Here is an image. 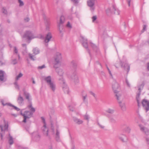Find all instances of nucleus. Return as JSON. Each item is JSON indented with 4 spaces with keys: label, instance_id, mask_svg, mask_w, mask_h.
Listing matches in <instances>:
<instances>
[{
    "label": "nucleus",
    "instance_id": "nucleus-1",
    "mask_svg": "<svg viewBox=\"0 0 149 149\" xmlns=\"http://www.w3.org/2000/svg\"><path fill=\"white\" fill-rule=\"evenodd\" d=\"M44 80L47 83L49 89L53 92H54L56 89L55 83L52 81L51 76L44 77Z\"/></svg>",
    "mask_w": 149,
    "mask_h": 149
},
{
    "label": "nucleus",
    "instance_id": "nucleus-2",
    "mask_svg": "<svg viewBox=\"0 0 149 149\" xmlns=\"http://www.w3.org/2000/svg\"><path fill=\"white\" fill-rule=\"evenodd\" d=\"M54 61V66L55 68H57L56 65L59 64L62 60V57L61 54L59 52H57L55 54L53 57Z\"/></svg>",
    "mask_w": 149,
    "mask_h": 149
},
{
    "label": "nucleus",
    "instance_id": "nucleus-3",
    "mask_svg": "<svg viewBox=\"0 0 149 149\" xmlns=\"http://www.w3.org/2000/svg\"><path fill=\"white\" fill-rule=\"evenodd\" d=\"M65 21L64 16H61L59 20H57V24L58 29L60 33L63 32V24Z\"/></svg>",
    "mask_w": 149,
    "mask_h": 149
},
{
    "label": "nucleus",
    "instance_id": "nucleus-4",
    "mask_svg": "<svg viewBox=\"0 0 149 149\" xmlns=\"http://www.w3.org/2000/svg\"><path fill=\"white\" fill-rule=\"evenodd\" d=\"M33 32L29 30L26 31L22 36V38H25L28 41H30L32 39L36 38Z\"/></svg>",
    "mask_w": 149,
    "mask_h": 149
},
{
    "label": "nucleus",
    "instance_id": "nucleus-5",
    "mask_svg": "<svg viewBox=\"0 0 149 149\" xmlns=\"http://www.w3.org/2000/svg\"><path fill=\"white\" fill-rule=\"evenodd\" d=\"M24 95L29 103V104L28 105L27 107L29 109H30V110L33 112H34L35 111V108L33 107L31 104V95L29 93L26 92H24Z\"/></svg>",
    "mask_w": 149,
    "mask_h": 149
},
{
    "label": "nucleus",
    "instance_id": "nucleus-6",
    "mask_svg": "<svg viewBox=\"0 0 149 149\" xmlns=\"http://www.w3.org/2000/svg\"><path fill=\"white\" fill-rule=\"evenodd\" d=\"M120 62L121 67L127 70L128 73L130 70V66L128 63H127L126 59L125 56H123V59L122 61L120 60Z\"/></svg>",
    "mask_w": 149,
    "mask_h": 149
},
{
    "label": "nucleus",
    "instance_id": "nucleus-7",
    "mask_svg": "<svg viewBox=\"0 0 149 149\" xmlns=\"http://www.w3.org/2000/svg\"><path fill=\"white\" fill-rule=\"evenodd\" d=\"M30 110L31 111V112L26 111L24 112V113H23L22 111L21 112V114L23 116L24 119L23 120V122L24 123H26V120L30 118L32 115L33 114V113L34 112H33Z\"/></svg>",
    "mask_w": 149,
    "mask_h": 149
},
{
    "label": "nucleus",
    "instance_id": "nucleus-8",
    "mask_svg": "<svg viewBox=\"0 0 149 149\" xmlns=\"http://www.w3.org/2000/svg\"><path fill=\"white\" fill-rule=\"evenodd\" d=\"M59 80L61 84V86L64 92L66 93H69V88L63 78L62 77V78H59Z\"/></svg>",
    "mask_w": 149,
    "mask_h": 149
},
{
    "label": "nucleus",
    "instance_id": "nucleus-9",
    "mask_svg": "<svg viewBox=\"0 0 149 149\" xmlns=\"http://www.w3.org/2000/svg\"><path fill=\"white\" fill-rule=\"evenodd\" d=\"M112 87L114 93H116L117 91H119L120 88V86L116 80H114L113 81Z\"/></svg>",
    "mask_w": 149,
    "mask_h": 149
},
{
    "label": "nucleus",
    "instance_id": "nucleus-10",
    "mask_svg": "<svg viewBox=\"0 0 149 149\" xmlns=\"http://www.w3.org/2000/svg\"><path fill=\"white\" fill-rule=\"evenodd\" d=\"M41 119L43 123V125L42 128V130L44 134L46 136H48V129L46 126L45 119L42 117H41Z\"/></svg>",
    "mask_w": 149,
    "mask_h": 149
},
{
    "label": "nucleus",
    "instance_id": "nucleus-11",
    "mask_svg": "<svg viewBox=\"0 0 149 149\" xmlns=\"http://www.w3.org/2000/svg\"><path fill=\"white\" fill-rule=\"evenodd\" d=\"M95 0H88L87 3L88 6L90 7V10L92 11H93L95 9L94 6Z\"/></svg>",
    "mask_w": 149,
    "mask_h": 149
},
{
    "label": "nucleus",
    "instance_id": "nucleus-12",
    "mask_svg": "<svg viewBox=\"0 0 149 149\" xmlns=\"http://www.w3.org/2000/svg\"><path fill=\"white\" fill-rule=\"evenodd\" d=\"M143 107L146 111L149 110V102L147 100L144 99L142 102Z\"/></svg>",
    "mask_w": 149,
    "mask_h": 149
},
{
    "label": "nucleus",
    "instance_id": "nucleus-13",
    "mask_svg": "<svg viewBox=\"0 0 149 149\" xmlns=\"http://www.w3.org/2000/svg\"><path fill=\"white\" fill-rule=\"evenodd\" d=\"M115 10V6H113L110 7H109L106 10V12L108 15H110L113 13V10Z\"/></svg>",
    "mask_w": 149,
    "mask_h": 149
},
{
    "label": "nucleus",
    "instance_id": "nucleus-14",
    "mask_svg": "<svg viewBox=\"0 0 149 149\" xmlns=\"http://www.w3.org/2000/svg\"><path fill=\"white\" fill-rule=\"evenodd\" d=\"M118 138L119 139L123 142H125L127 141V136L123 134H119L118 136Z\"/></svg>",
    "mask_w": 149,
    "mask_h": 149
},
{
    "label": "nucleus",
    "instance_id": "nucleus-15",
    "mask_svg": "<svg viewBox=\"0 0 149 149\" xmlns=\"http://www.w3.org/2000/svg\"><path fill=\"white\" fill-rule=\"evenodd\" d=\"M72 80L75 83H77L79 82L78 78L76 72H74L71 76Z\"/></svg>",
    "mask_w": 149,
    "mask_h": 149
},
{
    "label": "nucleus",
    "instance_id": "nucleus-16",
    "mask_svg": "<svg viewBox=\"0 0 149 149\" xmlns=\"http://www.w3.org/2000/svg\"><path fill=\"white\" fill-rule=\"evenodd\" d=\"M17 101L18 104L22 106L24 104V98L20 94H19L17 98Z\"/></svg>",
    "mask_w": 149,
    "mask_h": 149
},
{
    "label": "nucleus",
    "instance_id": "nucleus-17",
    "mask_svg": "<svg viewBox=\"0 0 149 149\" xmlns=\"http://www.w3.org/2000/svg\"><path fill=\"white\" fill-rule=\"evenodd\" d=\"M4 124L3 125H1L0 126L1 130L2 132L8 131V123L4 120Z\"/></svg>",
    "mask_w": 149,
    "mask_h": 149
},
{
    "label": "nucleus",
    "instance_id": "nucleus-18",
    "mask_svg": "<svg viewBox=\"0 0 149 149\" xmlns=\"http://www.w3.org/2000/svg\"><path fill=\"white\" fill-rule=\"evenodd\" d=\"M141 130L144 132L146 135H149V130L146 127H144L141 125H139Z\"/></svg>",
    "mask_w": 149,
    "mask_h": 149
},
{
    "label": "nucleus",
    "instance_id": "nucleus-19",
    "mask_svg": "<svg viewBox=\"0 0 149 149\" xmlns=\"http://www.w3.org/2000/svg\"><path fill=\"white\" fill-rule=\"evenodd\" d=\"M80 38L82 40V44L84 47H87L88 42L87 41V39L84 36H80Z\"/></svg>",
    "mask_w": 149,
    "mask_h": 149
},
{
    "label": "nucleus",
    "instance_id": "nucleus-20",
    "mask_svg": "<svg viewBox=\"0 0 149 149\" xmlns=\"http://www.w3.org/2000/svg\"><path fill=\"white\" fill-rule=\"evenodd\" d=\"M114 93L115 94L116 99L118 101V102L120 101H121V100L122 98L121 93L119 91H117L116 93Z\"/></svg>",
    "mask_w": 149,
    "mask_h": 149
},
{
    "label": "nucleus",
    "instance_id": "nucleus-21",
    "mask_svg": "<svg viewBox=\"0 0 149 149\" xmlns=\"http://www.w3.org/2000/svg\"><path fill=\"white\" fill-rule=\"evenodd\" d=\"M1 103L2 104L3 106H5L6 105H7L13 107H14L15 109L17 111H19L20 110V109L19 108H17V107L15 106L14 105L11 104L10 103H6V104H4V101L3 100H1Z\"/></svg>",
    "mask_w": 149,
    "mask_h": 149
},
{
    "label": "nucleus",
    "instance_id": "nucleus-22",
    "mask_svg": "<svg viewBox=\"0 0 149 149\" xmlns=\"http://www.w3.org/2000/svg\"><path fill=\"white\" fill-rule=\"evenodd\" d=\"M52 37L51 34L50 33H48L46 35L45 39V42L47 43L48 42Z\"/></svg>",
    "mask_w": 149,
    "mask_h": 149
},
{
    "label": "nucleus",
    "instance_id": "nucleus-23",
    "mask_svg": "<svg viewBox=\"0 0 149 149\" xmlns=\"http://www.w3.org/2000/svg\"><path fill=\"white\" fill-rule=\"evenodd\" d=\"M119 105L122 110L123 111H125L126 110V107L124 103H122L121 101H118Z\"/></svg>",
    "mask_w": 149,
    "mask_h": 149
},
{
    "label": "nucleus",
    "instance_id": "nucleus-24",
    "mask_svg": "<svg viewBox=\"0 0 149 149\" xmlns=\"http://www.w3.org/2000/svg\"><path fill=\"white\" fill-rule=\"evenodd\" d=\"M73 120L74 122L78 125L81 124L83 123V121L75 117H73Z\"/></svg>",
    "mask_w": 149,
    "mask_h": 149
},
{
    "label": "nucleus",
    "instance_id": "nucleus-25",
    "mask_svg": "<svg viewBox=\"0 0 149 149\" xmlns=\"http://www.w3.org/2000/svg\"><path fill=\"white\" fill-rule=\"evenodd\" d=\"M4 72L2 70H0V81H5Z\"/></svg>",
    "mask_w": 149,
    "mask_h": 149
},
{
    "label": "nucleus",
    "instance_id": "nucleus-26",
    "mask_svg": "<svg viewBox=\"0 0 149 149\" xmlns=\"http://www.w3.org/2000/svg\"><path fill=\"white\" fill-rule=\"evenodd\" d=\"M141 94V93L139 92L137 93L136 96V99L138 103V107L140 106V96Z\"/></svg>",
    "mask_w": 149,
    "mask_h": 149
},
{
    "label": "nucleus",
    "instance_id": "nucleus-27",
    "mask_svg": "<svg viewBox=\"0 0 149 149\" xmlns=\"http://www.w3.org/2000/svg\"><path fill=\"white\" fill-rule=\"evenodd\" d=\"M145 84V82H143L138 86V88L139 92L141 93V91L142 90Z\"/></svg>",
    "mask_w": 149,
    "mask_h": 149
},
{
    "label": "nucleus",
    "instance_id": "nucleus-28",
    "mask_svg": "<svg viewBox=\"0 0 149 149\" xmlns=\"http://www.w3.org/2000/svg\"><path fill=\"white\" fill-rule=\"evenodd\" d=\"M56 71L58 74L61 77L60 78H62V77L63 78L62 76L63 74V70L61 68H58L56 70Z\"/></svg>",
    "mask_w": 149,
    "mask_h": 149
},
{
    "label": "nucleus",
    "instance_id": "nucleus-29",
    "mask_svg": "<svg viewBox=\"0 0 149 149\" xmlns=\"http://www.w3.org/2000/svg\"><path fill=\"white\" fill-rule=\"evenodd\" d=\"M106 111L108 113L113 114L115 110L113 109L109 108L106 110Z\"/></svg>",
    "mask_w": 149,
    "mask_h": 149
},
{
    "label": "nucleus",
    "instance_id": "nucleus-30",
    "mask_svg": "<svg viewBox=\"0 0 149 149\" xmlns=\"http://www.w3.org/2000/svg\"><path fill=\"white\" fill-rule=\"evenodd\" d=\"M33 52L35 55L39 54L40 52L39 50L37 47L34 48L33 49Z\"/></svg>",
    "mask_w": 149,
    "mask_h": 149
},
{
    "label": "nucleus",
    "instance_id": "nucleus-31",
    "mask_svg": "<svg viewBox=\"0 0 149 149\" xmlns=\"http://www.w3.org/2000/svg\"><path fill=\"white\" fill-rule=\"evenodd\" d=\"M9 142L10 145H12L13 143V141L12 137L10 136V134H9Z\"/></svg>",
    "mask_w": 149,
    "mask_h": 149
},
{
    "label": "nucleus",
    "instance_id": "nucleus-32",
    "mask_svg": "<svg viewBox=\"0 0 149 149\" xmlns=\"http://www.w3.org/2000/svg\"><path fill=\"white\" fill-rule=\"evenodd\" d=\"M29 58L33 61H34L36 60V57L34 55H32L30 53L29 54Z\"/></svg>",
    "mask_w": 149,
    "mask_h": 149
},
{
    "label": "nucleus",
    "instance_id": "nucleus-33",
    "mask_svg": "<svg viewBox=\"0 0 149 149\" xmlns=\"http://www.w3.org/2000/svg\"><path fill=\"white\" fill-rule=\"evenodd\" d=\"M56 138L57 141H58L59 139V132L58 130H56Z\"/></svg>",
    "mask_w": 149,
    "mask_h": 149
},
{
    "label": "nucleus",
    "instance_id": "nucleus-34",
    "mask_svg": "<svg viewBox=\"0 0 149 149\" xmlns=\"http://www.w3.org/2000/svg\"><path fill=\"white\" fill-rule=\"evenodd\" d=\"M130 128L128 126L126 127L124 129V131L127 133H129L130 132Z\"/></svg>",
    "mask_w": 149,
    "mask_h": 149
},
{
    "label": "nucleus",
    "instance_id": "nucleus-35",
    "mask_svg": "<svg viewBox=\"0 0 149 149\" xmlns=\"http://www.w3.org/2000/svg\"><path fill=\"white\" fill-rule=\"evenodd\" d=\"M23 76V74L20 73L18 75L16 76L15 78L16 81H17L19 79Z\"/></svg>",
    "mask_w": 149,
    "mask_h": 149
},
{
    "label": "nucleus",
    "instance_id": "nucleus-36",
    "mask_svg": "<svg viewBox=\"0 0 149 149\" xmlns=\"http://www.w3.org/2000/svg\"><path fill=\"white\" fill-rule=\"evenodd\" d=\"M113 13L116 15H119L120 14V11L115 7V10H113Z\"/></svg>",
    "mask_w": 149,
    "mask_h": 149
},
{
    "label": "nucleus",
    "instance_id": "nucleus-37",
    "mask_svg": "<svg viewBox=\"0 0 149 149\" xmlns=\"http://www.w3.org/2000/svg\"><path fill=\"white\" fill-rule=\"evenodd\" d=\"M109 120L111 123H114L116 122L115 119L111 116L109 117Z\"/></svg>",
    "mask_w": 149,
    "mask_h": 149
},
{
    "label": "nucleus",
    "instance_id": "nucleus-38",
    "mask_svg": "<svg viewBox=\"0 0 149 149\" xmlns=\"http://www.w3.org/2000/svg\"><path fill=\"white\" fill-rule=\"evenodd\" d=\"M97 18V17L96 16H93L92 17L93 22L97 23V21H96Z\"/></svg>",
    "mask_w": 149,
    "mask_h": 149
},
{
    "label": "nucleus",
    "instance_id": "nucleus-39",
    "mask_svg": "<svg viewBox=\"0 0 149 149\" xmlns=\"http://www.w3.org/2000/svg\"><path fill=\"white\" fill-rule=\"evenodd\" d=\"M14 84L15 85V88L18 90H19V85L18 84V83L17 82L15 81L14 83Z\"/></svg>",
    "mask_w": 149,
    "mask_h": 149
},
{
    "label": "nucleus",
    "instance_id": "nucleus-40",
    "mask_svg": "<svg viewBox=\"0 0 149 149\" xmlns=\"http://www.w3.org/2000/svg\"><path fill=\"white\" fill-rule=\"evenodd\" d=\"M87 95H85L83 96V100L84 102H86L87 101Z\"/></svg>",
    "mask_w": 149,
    "mask_h": 149
},
{
    "label": "nucleus",
    "instance_id": "nucleus-41",
    "mask_svg": "<svg viewBox=\"0 0 149 149\" xmlns=\"http://www.w3.org/2000/svg\"><path fill=\"white\" fill-rule=\"evenodd\" d=\"M97 124L100 128L102 129L104 128V126L102 124L100 123L99 122H97Z\"/></svg>",
    "mask_w": 149,
    "mask_h": 149
},
{
    "label": "nucleus",
    "instance_id": "nucleus-42",
    "mask_svg": "<svg viewBox=\"0 0 149 149\" xmlns=\"http://www.w3.org/2000/svg\"><path fill=\"white\" fill-rule=\"evenodd\" d=\"M66 26L68 28L71 29L72 28V25L69 22H68Z\"/></svg>",
    "mask_w": 149,
    "mask_h": 149
},
{
    "label": "nucleus",
    "instance_id": "nucleus-43",
    "mask_svg": "<svg viewBox=\"0 0 149 149\" xmlns=\"http://www.w3.org/2000/svg\"><path fill=\"white\" fill-rule=\"evenodd\" d=\"M69 109L70 110L72 111H74L75 110L74 108L72 105L69 106Z\"/></svg>",
    "mask_w": 149,
    "mask_h": 149
},
{
    "label": "nucleus",
    "instance_id": "nucleus-44",
    "mask_svg": "<svg viewBox=\"0 0 149 149\" xmlns=\"http://www.w3.org/2000/svg\"><path fill=\"white\" fill-rule=\"evenodd\" d=\"M2 12L3 13H4L5 14H6L7 13V10H6V9L4 8H2Z\"/></svg>",
    "mask_w": 149,
    "mask_h": 149
},
{
    "label": "nucleus",
    "instance_id": "nucleus-45",
    "mask_svg": "<svg viewBox=\"0 0 149 149\" xmlns=\"http://www.w3.org/2000/svg\"><path fill=\"white\" fill-rule=\"evenodd\" d=\"M40 135L38 134H37V135L35 136V139H36V141H38L40 139Z\"/></svg>",
    "mask_w": 149,
    "mask_h": 149
},
{
    "label": "nucleus",
    "instance_id": "nucleus-46",
    "mask_svg": "<svg viewBox=\"0 0 149 149\" xmlns=\"http://www.w3.org/2000/svg\"><path fill=\"white\" fill-rule=\"evenodd\" d=\"M95 44L92 42H88V46H91V47H93L95 46Z\"/></svg>",
    "mask_w": 149,
    "mask_h": 149
},
{
    "label": "nucleus",
    "instance_id": "nucleus-47",
    "mask_svg": "<svg viewBox=\"0 0 149 149\" xmlns=\"http://www.w3.org/2000/svg\"><path fill=\"white\" fill-rule=\"evenodd\" d=\"M84 118L85 120H88L89 117L87 115H85L84 116Z\"/></svg>",
    "mask_w": 149,
    "mask_h": 149
},
{
    "label": "nucleus",
    "instance_id": "nucleus-48",
    "mask_svg": "<svg viewBox=\"0 0 149 149\" xmlns=\"http://www.w3.org/2000/svg\"><path fill=\"white\" fill-rule=\"evenodd\" d=\"M108 71L109 74L111 77V78L112 79H113V76L111 72V70H110L109 69H108Z\"/></svg>",
    "mask_w": 149,
    "mask_h": 149
},
{
    "label": "nucleus",
    "instance_id": "nucleus-49",
    "mask_svg": "<svg viewBox=\"0 0 149 149\" xmlns=\"http://www.w3.org/2000/svg\"><path fill=\"white\" fill-rule=\"evenodd\" d=\"M18 2L19 3V6H22L24 5V3L21 0H18Z\"/></svg>",
    "mask_w": 149,
    "mask_h": 149
},
{
    "label": "nucleus",
    "instance_id": "nucleus-50",
    "mask_svg": "<svg viewBox=\"0 0 149 149\" xmlns=\"http://www.w3.org/2000/svg\"><path fill=\"white\" fill-rule=\"evenodd\" d=\"M45 68V65H42V66H39V67H38V69H42L43 68Z\"/></svg>",
    "mask_w": 149,
    "mask_h": 149
},
{
    "label": "nucleus",
    "instance_id": "nucleus-51",
    "mask_svg": "<svg viewBox=\"0 0 149 149\" xmlns=\"http://www.w3.org/2000/svg\"><path fill=\"white\" fill-rule=\"evenodd\" d=\"M14 53L16 54H17L18 50L17 49L16 47H14Z\"/></svg>",
    "mask_w": 149,
    "mask_h": 149
},
{
    "label": "nucleus",
    "instance_id": "nucleus-52",
    "mask_svg": "<svg viewBox=\"0 0 149 149\" xmlns=\"http://www.w3.org/2000/svg\"><path fill=\"white\" fill-rule=\"evenodd\" d=\"M29 18L28 17H26L24 19L25 21L26 22H29Z\"/></svg>",
    "mask_w": 149,
    "mask_h": 149
},
{
    "label": "nucleus",
    "instance_id": "nucleus-53",
    "mask_svg": "<svg viewBox=\"0 0 149 149\" xmlns=\"http://www.w3.org/2000/svg\"><path fill=\"white\" fill-rule=\"evenodd\" d=\"M74 3H78L79 2V0H71Z\"/></svg>",
    "mask_w": 149,
    "mask_h": 149
},
{
    "label": "nucleus",
    "instance_id": "nucleus-54",
    "mask_svg": "<svg viewBox=\"0 0 149 149\" xmlns=\"http://www.w3.org/2000/svg\"><path fill=\"white\" fill-rule=\"evenodd\" d=\"M126 83L127 85L128 86H129V87H130V85L129 84V83L127 79H126Z\"/></svg>",
    "mask_w": 149,
    "mask_h": 149
},
{
    "label": "nucleus",
    "instance_id": "nucleus-55",
    "mask_svg": "<svg viewBox=\"0 0 149 149\" xmlns=\"http://www.w3.org/2000/svg\"><path fill=\"white\" fill-rule=\"evenodd\" d=\"M12 63L13 64H15L17 63L16 60L15 59L13 61Z\"/></svg>",
    "mask_w": 149,
    "mask_h": 149
},
{
    "label": "nucleus",
    "instance_id": "nucleus-56",
    "mask_svg": "<svg viewBox=\"0 0 149 149\" xmlns=\"http://www.w3.org/2000/svg\"><path fill=\"white\" fill-rule=\"evenodd\" d=\"M90 94L92 95L94 97H95V94L92 92H90Z\"/></svg>",
    "mask_w": 149,
    "mask_h": 149
},
{
    "label": "nucleus",
    "instance_id": "nucleus-57",
    "mask_svg": "<svg viewBox=\"0 0 149 149\" xmlns=\"http://www.w3.org/2000/svg\"><path fill=\"white\" fill-rule=\"evenodd\" d=\"M129 6H130V2L131 1V0H127Z\"/></svg>",
    "mask_w": 149,
    "mask_h": 149
},
{
    "label": "nucleus",
    "instance_id": "nucleus-58",
    "mask_svg": "<svg viewBox=\"0 0 149 149\" xmlns=\"http://www.w3.org/2000/svg\"><path fill=\"white\" fill-rule=\"evenodd\" d=\"M146 141L147 143L148 144H149V139L147 138H146Z\"/></svg>",
    "mask_w": 149,
    "mask_h": 149
},
{
    "label": "nucleus",
    "instance_id": "nucleus-59",
    "mask_svg": "<svg viewBox=\"0 0 149 149\" xmlns=\"http://www.w3.org/2000/svg\"><path fill=\"white\" fill-rule=\"evenodd\" d=\"M143 30H146V26L145 25H144L143 26Z\"/></svg>",
    "mask_w": 149,
    "mask_h": 149
},
{
    "label": "nucleus",
    "instance_id": "nucleus-60",
    "mask_svg": "<svg viewBox=\"0 0 149 149\" xmlns=\"http://www.w3.org/2000/svg\"><path fill=\"white\" fill-rule=\"evenodd\" d=\"M32 79V82H33V84H35V81L34 79L33 78Z\"/></svg>",
    "mask_w": 149,
    "mask_h": 149
},
{
    "label": "nucleus",
    "instance_id": "nucleus-61",
    "mask_svg": "<svg viewBox=\"0 0 149 149\" xmlns=\"http://www.w3.org/2000/svg\"><path fill=\"white\" fill-rule=\"evenodd\" d=\"M147 69L149 70V63L148 64Z\"/></svg>",
    "mask_w": 149,
    "mask_h": 149
},
{
    "label": "nucleus",
    "instance_id": "nucleus-62",
    "mask_svg": "<svg viewBox=\"0 0 149 149\" xmlns=\"http://www.w3.org/2000/svg\"><path fill=\"white\" fill-rule=\"evenodd\" d=\"M145 31V30H143V29L141 31V33H142L143 32H144V31Z\"/></svg>",
    "mask_w": 149,
    "mask_h": 149
},
{
    "label": "nucleus",
    "instance_id": "nucleus-63",
    "mask_svg": "<svg viewBox=\"0 0 149 149\" xmlns=\"http://www.w3.org/2000/svg\"><path fill=\"white\" fill-rule=\"evenodd\" d=\"M145 31V30H143V29L141 31V33H142L143 32H144V31Z\"/></svg>",
    "mask_w": 149,
    "mask_h": 149
},
{
    "label": "nucleus",
    "instance_id": "nucleus-64",
    "mask_svg": "<svg viewBox=\"0 0 149 149\" xmlns=\"http://www.w3.org/2000/svg\"><path fill=\"white\" fill-rule=\"evenodd\" d=\"M0 135H1V139H2V138H3L2 134L1 133L0 134Z\"/></svg>",
    "mask_w": 149,
    "mask_h": 149
}]
</instances>
